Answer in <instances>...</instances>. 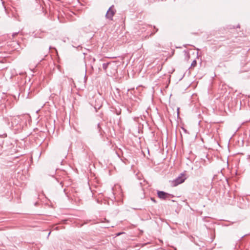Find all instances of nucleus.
Segmentation results:
<instances>
[{
	"label": "nucleus",
	"instance_id": "f257e3e1",
	"mask_svg": "<svg viewBox=\"0 0 250 250\" xmlns=\"http://www.w3.org/2000/svg\"><path fill=\"white\" fill-rule=\"evenodd\" d=\"M103 68L107 74L108 73V69L112 68V70L110 71V75H114L117 72V66L114 62L104 63L103 64Z\"/></svg>",
	"mask_w": 250,
	"mask_h": 250
},
{
	"label": "nucleus",
	"instance_id": "f03ea898",
	"mask_svg": "<svg viewBox=\"0 0 250 250\" xmlns=\"http://www.w3.org/2000/svg\"><path fill=\"white\" fill-rule=\"evenodd\" d=\"M157 196L162 200H170L174 196L163 191H157Z\"/></svg>",
	"mask_w": 250,
	"mask_h": 250
},
{
	"label": "nucleus",
	"instance_id": "7ed1b4c3",
	"mask_svg": "<svg viewBox=\"0 0 250 250\" xmlns=\"http://www.w3.org/2000/svg\"><path fill=\"white\" fill-rule=\"evenodd\" d=\"M186 177H185V175L183 173H181L178 177L172 181V184L173 186H177L183 183Z\"/></svg>",
	"mask_w": 250,
	"mask_h": 250
},
{
	"label": "nucleus",
	"instance_id": "20e7f679",
	"mask_svg": "<svg viewBox=\"0 0 250 250\" xmlns=\"http://www.w3.org/2000/svg\"><path fill=\"white\" fill-rule=\"evenodd\" d=\"M113 7V5L111 6L108 9V10H107V11L106 13L105 17L108 19L112 20L113 16L115 14V11L112 8Z\"/></svg>",
	"mask_w": 250,
	"mask_h": 250
},
{
	"label": "nucleus",
	"instance_id": "39448f33",
	"mask_svg": "<svg viewBox=\"0 0 250 250\" xmlns=\"http://www.w3.org/2000/svg\"><path fill=\"white\" fill-rule=\"evenodd\" d=\"M142 125H138V124H136L133 126L132 128V131L133 133L135 134L139 132L140 130H141V128H142Z\"/></svg>",
	"mask_w": 250,
	"mask_h": 250
},
{
	"label": "nucleus",
	"instance_id": "423d86ee",
	"mask_svg": "<svg viewBox=\"0 0 250 250\" xmlns=\"http://www.w3.org/2000/svg\"><path fill=\"white\" fill-rule=\"evenodd\" d=\"M197 65V62L196 60H194L192 61L191 65H190V68L194 67Z\"/></svg>",
	"mask_w": 250,
	"mask_h": 250
},
{
	"label": "nucleus",
	"instance_id": "0eeeda50",
	"mask_svg": "<svg viewBox=\"0 0 250 250\" xmlns=\"http://www.w3.org/2000/svg\"><path fill=\"white\" fill-rule=\"evenodd\" d=\"M18 33H19V32L13 33L12 34L13 37L14 38L15 36H16L18 35Z\"/></svg>",
	"mask_w": 250,
	"mask_h": 250
},
{
	"label": "nucleus",
	"instance_id": "6e6552de",
	"mask_svg": "<svg viewBox=\"0 0 250 250\" xmlns=\"http://www.w3.org/2000/svg\"><path fill=\"white\" fill-rule=\"evenodd\" d=\"M111 70H112V68H109V69H108V74H107L108 75H109H109H111L110 74V71Z\"/></svg>",
	"mask_w": 250,
	"mask_h": 250
},
{
	"label": "nucleus",
	"instance_id": "1a4fd4ad",
	"mask_svg": "<svg viewBox=\"0 0 250 250\" xmlns=\"http://www.w3.org/2000/svg\"><path fill=\"white\" fill-rule=\"evenodd\" d=\"M97 126H98V127L100 129V124H98L97 125Z\"/></svg>",
	"mask_w": 250,
	"mask_h": 250
},
{
	"label": "nucleus",
	"instance_id": "9d476101",
	"mask_svg": "<svg viewBox=\"0 0 250 250\" xmlns=\"http://www.w3.org/2000/svg\"><path fill=\"white\" fill-rule=\"evenodd\" d=\"M151 200H153V201H154V202H155V200L154 199V198H151Z\"/></svg>",
	"mask_w": 250,
	"mask_h": 250
},
{
	"label": "nucleus",
	"instance_id": "9b49d317",
	"mask_svg": "<svg viewBox=\"0 0 250 250\" xmlns=\"http://www.w3.org/2000/svg\"><path fill=\"white\" fill-rule=\"evenodd\" d=\"M50 233H51V232H49V233H48V236H49V235H50Z\"/></svg>",
	"mask_w": 250,
	"mask_h": 250
}]
</instances>
